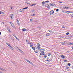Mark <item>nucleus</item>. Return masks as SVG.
Here are the masks:
<instances>
[{"label": "nucleus", "mask_w": 73, "mask_h": 73, "mask_svg": "<svg viewBox=\"0 0 73 73\" xmlns=\"http://www.w3.org/2000/svg\"><path fill=\"white\" fill-rule=\"evenodd\" d=\"M49 4L51 6H54V7H56V5L54 3H50Z\"/></svg>", "instance_id": "obj_1"}, {"label": "nucleus", "mask_w": 73, "mask_h": 73, "mask_svg": "<svg viewBox=\"0 0 73 73\" xmlns=\"http://www.w3.org/2000/svg\"><path fill=\"white\" fill-rule=\"evenodd\" d=\"M50 15H52V14L54 13V11H53V10H52L50 12Z\"/></svg>", "instance_id": "obj_2"}, {"label": "nucleus", "mask_w": 73, "mask_h": 73, "mask_svg": "<svg viewBox=\"0 0 73 73\" xmlns=\"http://www.w3.org/2000/svg\"><path fill=\"white\" fill-rule=\"evenodd\" d=\"M40 55L42 56V55H45V54L44 53V52H42L40 54Z\"/></svg>", "instance_id": "obj_3"}, {"label": "nucleus", "mask_w": 73, "mask_h": 73, "mask_svg": "<svg viewBox=\"0 0 73 73\" xmlns=\"http://www.w3.org/2000/svg\"><path fill=\"white\" fill-rule=\"evenodd\" d=\"M10 17L11 19H13V14H12L11 15Z\"/></svg>", "instance_id": "obj_4"}, {"label": "nucleus", "mask_w": 73, "mask_h": 73, "mask_svg": "<svg viewBox=\"0 0 73 73\" xmlns=\"http://www.w3.org/2000/svg\"><path fill=\"white\" fill-rule=\"evenodd\" d=\"M65 13H67L68 14H69V13H71V11H66Z\"/></svg>", "instance_id": "obj_5"}, {"label": "nucleus", "mask_w": 73, "mask_h": 73, "mask_svg": "<svg viewBox=\"0 0 73 73\" xmlns=\"http://www.w3.org/2000/svg\"><path fill=\"white\" fill-rule=\"evenodd\" d=\"M61 56L62 58H65V56H64L63 55H61Z\"/></svg>", "instance_id": "obj_6"}, {"label": "nucleus", "mask_w": 73, "mask_h": 73, "mask_svg": "<svg viewBox=\"0 0 73 73\" xmlns=\"http://www.w3.org/2000/svg\"><path fill=\"white\" fill-rule=\"evenodd\" d=\"M68 44L69 45H73V42L72 43L69 42V43H68Z\"/></svg>", "instance_id": "obj_7"}, {"label": "nucleus", "mask_w": 73, "mask_h": 73, "mask_svg": "<svg viewBox=\"0 0 73 73\" xmlns=\"http://www.w3.org/2000/svg\"><path fill=\"white\" fill-rule=\"evenodd\" d=\"M17 23L18 24V25H20V22H19V20H17Z\"/></svg>", "instance_id": "obj_8"}, {"label": "nucleus", "mask_w": 73, "mask_h": 73, "mask_svg": "<svg viewBox=\"0 0 73 73\" xmlns=\"http://www.w3.org/2000/svg\"><path fill=\"white\" fill-rule=\"evenodd\" d=\"M45 2L44 1H43L42 3V4L43 6H44V4H45Z\"/></svg>", "instance_id": "obj_9"}, {"label": "nucleus", "mask_w": 73, "mask_h": 73, "mask_svg": "<svg viewBox=\"0 0 73 73\" xmlns=\"http://www.w3.org/2000/svg\"><path fill=\"white\" fill-rule=\"evenodd\" d=\"M13 36L14 37H15V38H16V39H17V37H16V36L14 34H13Z\"/></svg>", "instance_id": "obj_10"}, {"label": "nucleus", "mask_w": 73, "mask_h": 73, "mask_svg": "<svg viewBox=\"0 0 73 73\" xmlns=\"http://www.w3.org/2000/svg\"><path fill=\"white\" fill-rule=\"evenodd\" d=\"M22 31H26V29H22Z\"/></svg>", "instance_id": "obj_11"}, {"label": "nucleus", "mask_w": 73, "mask_h": 73, "mask_svg": "<svg viewBox=\"0 0 73 73\" xmlns=\"http://www.w3.org/2000/svg\"><path fill=\"white\" fill-rule=\"evenodd\" d=\"M42 50L43 52H44V51H45V50H44V49H40V52H41V50Z\"/></svg>", "instance_id": "obj_12"}, {"label": "nucleus", "mask_w": 73, "mask_h": 73, "mask_svg": "<svg viewBox=\"0 0 73 73\" xmlns=\"http://www.w3.org/2000/svg\"><path fill=\"white\" fill-rule=\"evenodd\" d=\"M12 27H13V28H15L16 27H15V25H14L13 24L11 25Z\"/></svg>", "instance_id": "obj_13"}, {"label": "nucleus", "mask_w": 73, "mask_h": 73, "mask_svg": "<svg viewBox=\"0 0 73 73\" xmlns=\"http://www.w3.org/2000/svg\"><path fill=\"white\" fill-rule=\"evenodd\" d=\"M32 44L31 45V43H30V47H33V44L32 43Z\"/></svg>", "instance_id": "obj_14"}, {"label": "nucleus", "mask_w": 73, "mask_h": 73, "mask_svg": "<svg viewBox=\"0 0 73 73\" xmlns=\"http://www.w3.org/2000/svg\"><path fill=\"white\" fill-rule=\"evenodd\" d=\"M23 9H20L19 11L21 12H23Z\"/></svg>", "instance_id": "obj_15"}, {"label": "nucleus", "mask_w": 73, "mask_h": 73, "mask_svg": "<svg viewBox=\"0 0 73 73\" xmlns=\"http://www.w3.org/2000/svg\"><path fill=\"white\" fill-rule=\"evenodd\" d=\"M9 48H10V49H12V50H13V48L12 47V46H10L9 47Z\"/></svg>", "instance_id": "obj_16"}, {"label": "nucleus", "mask_w": 73, "mask_h": 73, "mask_svg": "<svg viewBox=\"0 0 73 73\" xmlns=\"http://www.w3.org/2000/svg\"><path fill=\"white\" fill-rule=\"evenodd\" d=\"M37 48L38 50H40V46H37Z\"/></svg>", "instance_id": "obj_17"}, {"label": "nucleus", "mask_w": 73, "mask_h": 73, "mask_svg": "<svg viewBox=\"0 0 73 73\" xmlns=\"http://www.w3.org/2000/svg\"><path fill=\"white\" fill-rule=\"evenodd\" d=\"M6 44H7V45H8V46H9V47H10V44H9L8 43H6Z\"/></svg>", "instance_id": "obj_18"}, {"label": "nucleus", "mask_w": 73, "mask_h": 73, "mask_svg": "<svg viewBox=\"0 0 73 73\" xmlns=\"http://www.w3.org/2000/svg\"><path fill=\"white\" fill-rule=\"evenodd\" d=\"M25 3H27V4H30V3H29V2H28V1H26L25 2Z\"/></svg>", "instance_id": "obj_19"}, {"label": "nucleus", "mask_w": 73, "mask_h": 73, "mask_svg": "<svg viewBox=\"0 0 73 73\" xmlns=\"http://www.w3.org/2000/svg\"><path fill=\"white\" fill-rule=\"evenodd\" d=\"M32 49H33L34 50H35V47L33 46L32 47Z\"/></svg>", "instance_id": "obj_20"}, {"label": "nucleus", "mask_w": 73, "mask_h": 73, "mask_svg": "<svg viewBox=\"0 0 73 73\" xmlns=\"http://www.w3.org/2000/svg\"><path fill=\"white\" fill-rule=\"evenodd\" d=\"M28 62H29V63L30 64H33V63H32V62H30V61L29 60Z\"/></svg>", "instance_id": "obj_21"}, {"label": "nucleus", "mask_w": 73, "mask_h": 73, "mask_svg": "<svg viewBox=\"0 0 73 73\" xmlns=\"http://www.w3.org/2000/svg\"><path fill=\"white\" fill-rule=\"evenodd\" d=\"M46 36H50V34L49 33H47L46 34Z\"/></svg>", "instance_id": "obj_22"}, {"label": "nucleus", "mask_w": 73, "mask_h": 73, "mask_svg": "<svg viewBox=\"0 0 73 73\" xmlns=\"http://www.w3.org/2000/svg\"><path fill=\"white\" fill-rule=\"evenodd\" d=\"M37 46H40V44L39 43H38L37 44Z\"/></svg>", "instance_id": "obj_23"}, {"label": "nucleus", "mask_w": 73, "mask_h": 73, "mask_svg": "<svg viewBox=\"0 0 73 73\" xmlns=\"http://www.w3.org/2000/svg\"><path fill=\"white\" fill-rule=\"evenodd\" d=\"M62 44H63V45H64L65 44H66V42H63Z\"/></svg>", "instance_id": "obj_24"}, {"label": "nucleus", "mask_w": 73, "mask_h": 73, "mask_svg": "<svg viewBox=\"0 0 73 73\" xmlns=\"http://www.w3.org/2000/svg\"><path fill=\"white\" fill-rule=\"evenodd\" d=\"M27 8H28V7H27L25 8H24L23 9H27Z\"/></svg>", "instance_id": "obj_25"}, {"label": "nucleus", "mask_w": 73, "mask_h": 73, "mask_svg": "<svg viewBox=\"0 0 73 73\" xmlns=\"http://www.w3.org/2000/svg\"><path fill=\"white\" fill-rule=\"evenodd\" d=\"M24 60L26 61H27V62H28V61H29V60H28L26 58H25Z\"/></svg>", "instance_id": "obj_26"}, {"label": "nucleus", "mask_w": 73, "mask_h": 73, "mask_svg": "<svg viewBox=\"0 0 73 73\" xmlns=\"http://www.w3.org/2000/svg\"><path fill=\"white\" fill-rule=\"evenodd\" d=\"M48 6H49L48 4H47L46 5L45 7H48Z\"/></svg>", "instance_id": "obj_27"}, {"label": "nucleus", "mask_w": 73, "mask_h": 73, "mask_svg": "<svg viewBox=\"0 0 73 73\" xmlns=\"http://www.w3.org/2000/svg\"><path fill=\"white\" fill-rule=\"evenodd\" d=\"M46 61H49V62H50V61H51V60H50V59L49 60L47 59L46 60Z\"/></svg>", "instance_id": "obj_28"}, {"label": "nucleus", "mask_w": 73, "mask_h": 73, "mask_svg": "<svg viewBox=\"0 0 73 73\" xmlns=\"http://www.w3.org/2000/svg\"><path fill=\"white\" fill-rule=\"evenodd\" d=\"M46 7L48 8V9H49L50 8V6H48Z\"/></svg>", "instance_id": "obj_29"}, {"label": "nucleus", "mask_w": 73, "mask_h": 73, "mask_svg": "<svg viewBox=\"0 0 73 73\" xmlns=\"http://www.w3.org/2000/svg\"><path fill=\"white\" fill-rule=\"evenodd\" d=\"M66 8V9H69V7H64V9H65Z\"/></svg>", "instance_id": "obj_30"}, {"label": "nucleus", "mask_w": 73, "mask_h": 73, "mask_svg": "<svg viewBox=\"0 0 73 73\" xmlns=\"http://www.w3.org/2000/svg\"><path fill=\"white\" fill-rule=\"evenodd\" d=\"M10 23L11 25H13V24L11 22H10Z\"/></svg>", "instance_id": "obj_31"}, {"label": "nucleus", "mask_w": 73, "mask_h": 73, "mask_svg": "<svg viewBox=\"0 0 73 73\" xmlns=\"http://www.w3.org/2000/svg\"><path fill=\"white\" fill-rule=\"evenodd\" d=\"M69 34V32H68L66 33V35H68Z\"/></svg>", "instance_id": "obj_32"}, {"label": "nucleus", "mask_w": 73, "mask_h": 73, "mask_svg": "<svg viewBox=\"0 0 73 73\" xmlns=\"http://www.w3.org/2000/svg\"><path fill=\"white\" fill-rule=\"evenodd\" d=\"M38 52V50H36L35 51V53H37Z\"/></svg>", "instance_id": "obj_33"}, {"label": "nucleus", "mask_w": 73, "mask_h": 73, "mask_svg": "<svg viewBox=\"0 0 73 73\" xmlns=\"http://www.w3.org/2000/svg\"><path fill=\"white\" fill-rule=\"evenodd\" d=\"M50 55H51V54L50 53L48 54V56H50Z\"/></svg>", "instance_id": "obj_34"}, {"label": "nucleus", "mask_w": 73, "mask_h": 73, "mask_svg": "<svg viewBox=\"0 0 73 73\" xmlns=\"http://www.w3.org/2000/svg\"><path fill=\"white\" fill-rule=\"evenodd\" d=\"M36 5V4H33L31 5V6H33V5Z\"/></svg>", "instance_id": "obj_35"}, {"label": "nucleus", "mask_w": 73, "mask_h": 73, "mask_svg": "<svg viewBox=\"0 0 73 73\" xmlns=\"http://www.w3.org/2000/svg\"><path fill=\"white\" fill-rule=\"evenodd\" d=\"M67 65H68V66H70L71 65L70 64L68 63L67 64Z\"/></svg>", "instance_id": "obj_36"}, {"label": "nucleus", "mask_w": 73, "mask_h": 73, "mask_svg": "<svg viewBox=\"0 0 73 73\" xmlns=\"http://www.w3.org/2000/svg\"><path fill=\"white\" fill-rule=\"evenodd\" d=\"M58 11H59V10L58 9H57L56 10V12H58Z\"/></svg>", "instance_id": "obj_37"}, {"label": "nucleus", "mask_w": 73, "mask_h": 73, "mask_svg": "<svg viewBox=\"0 0 73 73\" xmlns=\"http://www.w3.org/2000/svg\"><path fill=\"white\" fill-rule=\"evenodd\" d=\"M64 62H67V60H64Z\"/></svg>", "instance_id": "obj_38"}, {"label": "nucleus", "mask_w": 73, "mask_h": 73, "mask_svg": "<svg viewBox=\"0 0 73 73\" xmlns=\"http://www.w3.org/2000/svg\"><path fill=\"white\" fill-rule=\"evenodd\" d=\"M9 37H12L11 36V35H8Z\"/></svg>", "instance_id": "obj_39"}, {"label": "nucleus", "mask_w": 73, "mask_h": 73, "mask_svg": "<svg viewBox=\"0 0 73 73\" xmlns=\"http://www.w3.org/2000/svg\"><path fill=\"white\" fill-rule=\"evenodd\" d=\"M48 31L50 32H52V30H48Z\"/></svg>", "instance_id": "obj_40"}, {"label": "nucleus", "mask_w": 73, "mask_h": 73, "mask_svg": "<svg viewBox=\"0 0 73 73\" xmlns=\"http://www.w3.org/2000/svg\"><path fill=\"white\" fill-rule=\"evenodd\" d=\"M3 71H4V72H5L6 71V70H5L3 69Z\"/></svg>", "instance_id": "obj_41"}, {"label": "nucleus", "mask_w": 73, "mask_h": 73, "mask_svg": "<svg viewBox=\"0 0 73 73\" xmlns=\"http://www.w3.org/2000/svg\"><path fill=\"white\" fill-rule=\"evenodd\" d=\"M45 3H49V1H45Z\"/></svg>", "instance_id": "obj_42"}, {"label": "nucleus", "mask_w": 73, "mask_h": 73, "mask_svg": "<svg viewBox=\"0 0 73 73\" xmlns=\"http://www.w3.org/2000/svg\"><path fill=\"white\" fill-rule=\"evenodd\" d=\"M0 69L3 70V68H0Z\"/></svg>", "instance_id": "obj_43"}, {"label": "nucleus", "mask_w": 73, "mask_h": 73, "mask_svg": "<svg viewBox=\"0 0 73 73\" xmlns=\"http://www.w3.org/2000/svg\"><path fill=\"white\" fill-rule=\"evenodd\" d=\"M34 48L35 49H37V47L35 46V47H34Z\"/></svg>", "instance_id": "obj_44"}, {"label": "nucleus", "mask_w": 73, "mask_h": 73, "mask_svg": "<svg viewBox=\"0 0 73 73\" xmlns=\"http://www.w3.org/2000/svg\"><path fill=\"white\" fill-rule=\"evenodd\" d=\"M21 52V53H23V51H22V50H21L20 51Z\"/></svg>", "instance_id": "obj_45"}, {"label": "nucleus", "mask_w": 73, "mask_h": 73, "mask_svg": "<svg viewBox=\"0 0 73 73\" xmlns=\"http://www.w3.org/2000/svg\"><path fill=\"white\" fill-rule=\"evenodd\" d=\"M35 12L34 10H33L32 11V13H33V12Z\"/></svg>", "instance_id": "obj_46"}, {"label": "nucleus", "mask_w": 73, "mask_h": 73, "mask_svg": "<svg viewBox=\"0 0 73 73\" xmlns=\"http://www.w3.org/2000/svg\"><path fill=\"white\" fill-rule=\"evenodd\" d=\"M32 20H33V19H30V21H32Z\"/></svg>", "instance_id": "obj_47"}, {"label": "nucleus", "mask_w": 73, "mask_h": 73, "mask_svg": "<svg viewBox=\"0 0 73 73\" xmlns=\"http://www.w3.org/2000/svg\"><path fill=\"white\" fill-rule=\"evenodd\" d=\"M8 31H9V32H10V29H8Z\"/></svg>", "instance_id": "obj_48"}, {"label": "nucleus", "mask_w": 73, "mask_h": 73, "mask_svg": "<svg viewBox=\"0 0 73 73\" xmlns=\"http://www.w3.org/2000/svg\"><path fill=\"white\" fill-rule=\"evenodd\" d=\"M66 68L67 69H69V67H66Z\"/></svg>", "instance_id": "obj_49"}, {"label": "nucleus", "mask_w": 73, "mask_h": 73, "mask_svg": "<svg viewBox=\"0 0 73 73\" xmlns=\"http://www.w3.org/2000/svg\"><path fill=\"white\" fill-rule=\"evenodd\" d=\"M46 57H47L46 56V55H44V58H46Z\"/></svg>", "instance_id": "obj_50"}, {"label": "nucleus", "mask_w": 73, "mask_h": 73, "mask_svg": "<svg viewBox=\"0 0 73 73\" xmlns=\"http://www.w3.org/2000/svg\"><path fill=\"white\" fill-rule=\"evenodd\" d=\"M72 17H73V13L71 14Z\"/></svg>", "instance_id": "obj_51"}, {"label": "nucleus", "mask_w": 73, "mask_h": 73, "mask_svg": "<svg viewBox=\"0 0 73 73\" xmlns=\"http://www.w3.org/2000/svg\"><path fill=\"white\" fill-rule=\"evenodd\" d=\"M18 50H19V51H20L21 50L20 49H18Z\"/></svg>", "instance_id": "obj_52"}, {"label": "nucleus", "mask_w": 73, "mask_h": 73, "mask_svg": "<svg viewBox=\"0 0 73 73\" xmlns=\"http://www.w3.org/2000/svg\"><path fill=\"white\" fill-rule=\"evenodd\" d=\"M62 28H65V27H64V26H62Z\"/></svg>", "instance_id": "obj_53"}, {"label": "nucleus", "mask_w": 73, "mask_h": 73, "mask_svg": "<svg viewBox=\"0 0 73 73\" xmlns=\"http://www.w3.org/2000/svg\"><path fill=\"white\" fill-rule=\"evenodd\" d=\"M26 42H28L27 40H26Z\"/></svg>", "instance_id": "obj_54"}, {"label": "nucleus", "mask_w": 73, "mask_h": 73, "mask_svg": "<svg viewBox=\"0 0 73 73\" xmlns=\"http://www.w3.org/2000/svg\"><path fill=\"white\" fill-rule=\"evenodd\" d=\"M1 13V11H0V15Z\"/></svg>", "instance_id": "obj_55"}, {"label": "nucleus", "mask_w": 73, "mask_h": 73, "mask_svg": "<svg viewBox=\"0 0 73 73\" xmlns=\"http://www.w3.org/2000/svg\"><path fill=\"white\" fill-rule=\"evenodd\" d=\"M17 39L18 40H19V38H17Z\"/></svg>", "instance_id": "obj_56"}, {"label": "nucleus", "mask_w": 73, "mask_h": 73, "mask_svg": "<svg viewBox=\"0 0 73 73\" xmlns=\"http://www.w3.org/2000/svg\"><path fill=\"white\" fill-rule=\"evenodd\" d=\"M17 39L18 40H19V38H17Z\"/></svg>", "instance_id": "obj_57"}, {"label": "nucleus", "mask_w": 73, "mask_h": 73, "mask_svg": "<svg viewBox=\"0 0 73 73\" xmlns=\"http://www.w3.org/2000/svg\"><path fill=\"white\" fill-rule=\"evenodd\" d=\"M0 73H3V72H1V71H0Z\"/></svg>", "instance_id": "obj_58"}, {"label": "nucleus", "mask_w": 73, "mask_h": 73, "mask_svg": "<svg viewBox=\"0 0 73 73\" xmlns=\"http://www.w3.org/2000/svg\"><path fill=\"white\" fill-rule=\"evenodd\" d=\"M35 14H33V16H35Z\"/></svg>", "instance_id": "obj_59"}, {"label": "nucleus", "mask_w": 73, "mask_h": 73, "mask_svg": "<svg viewBox=\"0 0 73 73\" xmlns=\"http://www.w3.org/2000/svg\"><path fill=\"white\" fill-rule=\"evenodd\" d=\"M37 28H40V27H37Z\"/></svg>", "instance_id": "obj_60"}, {"label": "nucleus", "mask_w": 73, "mask_h": 73, "mask_svg": "<svg viewBox=\"0 0 73 73\" xmlns=\"http://www.w3.org/2000/svg\"><path fill=\"white\" fill-rule=\"evenodd\" d=\"M1 33L0 32V35H1Z\"/></svg>", "instance_id": "obj_61"}, {"label": "nucleus", "mask_w": 73, "mask_h": 73, "mask_svg": "<svg viewBox=\"0 0 73 73\" xmlns=\"http://www.w3.org/2000/svg\"><path fill=\"white\" fill-rule=\"evenodd\" d=\"M72 49H73V47H72Z\"/></svg>", "instance_id": "obj_62"}, {"label": "nucleus", "mask_w": 73, "mask_h": 73, "mask_svg": "<svg viewBox=\"0 0 73 73\" xmlns=\"http://www.w3.org/2000/svg\"><path fill=\"white\" fill-rule=\"evenodd\" d=\"M11 9H12V7H11Z\"/></svg>", "instance_id": "obj_63"}, {"label": "nucleus", "mask_w": 73, "mask_h": 73, "mask_svg": "<svg viewBox=\"0 0 73 73\" xmlns=\"http://www.w3.org/2000/svg\"><path fill=\"white\" fill-rule=\"evenodd\" d=\"M47 59H49V57L47 58Z\"/></svg>", "instance_id": "obj_64"}]
</instances>
